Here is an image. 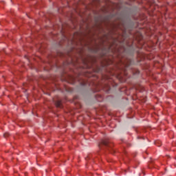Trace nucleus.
I'll list each match as a JSON object with an SVG mask.
<instances>
[{
  "mask_svg": "<svg viewBox=\"0 0 176 176\" xmlns=\"http://www.w3.org/2000/svg\"><path fill=\"white\" fill-rule=\"evenodd\" d=\"M3 137L4 138H8V137H9V133H5Z\"/></svg>",
  "mask_w": 176,
  "mask_h": 176,
  "instance_id": "nucleus-3",
  "label": "nucleus"
},
{
  "mask_svg": "<svg viewBox=\"0 0 176 176\" xmlns=\"http://www.w3.org/2000/svg\"><path fill=\"white\" fill-rule=\"evenodd\" d=\"M55 105H56L58 108H60V107H61V101L57 100L56 102H55Z\"/></svg>",
  "mask_w": 176,
  "mask_h": 176,
  "instance_id": "nucleus-2",
  "label": "nucleus"
},
{
  "mask_svg": "<svg viewBox=\"0 0 176 176\" xmlns=\"http://www.w3.org/2000/svg\"><path fill=\"white\" fill-rule=\"evenodd\" d=\"M155 145H157V146H160L162 145V144L160 143V142H155Z\"/></svg>",
  "mask_w": 176,
  "mask_h": 176,
  "instance_id": "nucleus-4",
  "label": "nucleus"
},
{
  "mask_svg": "<svg viewBox=\"0 0 176 176\" xmlns=\"http://www.w3.org/2000/svg\"><path fill=\"white\" fill-rule=\"evenodd\" d=\"M102 146H107V148H109V144L108 141L105 140H102L101 144H99L100 149H102Z\"/></svg>",
  "mask_w": 176,
  "mask_h": 176,
  "instance_id": "nucleus-1",
  "label": "nucleus"
}]
</instances>
